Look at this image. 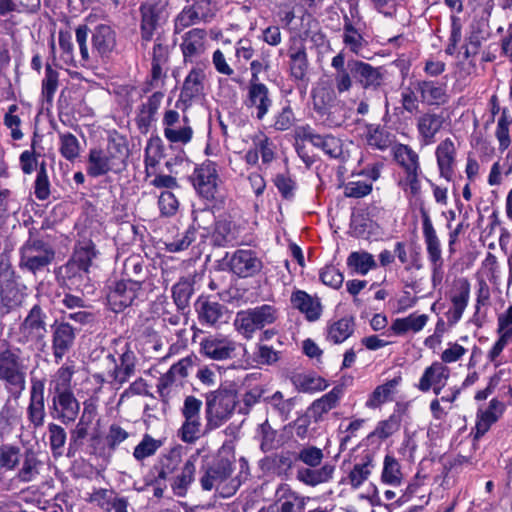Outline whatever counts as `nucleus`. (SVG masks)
Masks as SVG:
<instances>
[{
  "mask_svg": "<svg viewBox=\"0 0 512 512\" xmlns=\"http://www.w3.org/2000/svg\"><path fill=\"white\" fill-rule=\"evenodd\" d=\"M50 238L49 234L44 233V227L29 229L28 238L19 249L18 266L23 273L37 276L49 271L55 259Z\"/></svg>",
  "mask_w": 512,
  "mask_h": 512,
  "instance_id": "f257e3e1",
  "label": "nucleus"
},
{
  "mask_svg": "<svg viewBox=\"0 0 512 512\" xmlns=\"http://www.w3.org/2000/svg\"><path fill=\"white\" fill-rule=\"evenodd\" d=\"M297 461H301L306 467H301L297 470L296 479L305 485L315 487L322 483L329 482L334 475L335 466L330 463H325L320 468H317L324 459L323 450L313 446L307 445L300 448L296 452Z\"/></svg>",
  "mask_w": 512,
  "mask_h": 512,
  "instance_id": "f03ea898",
  "label": "nucleus"
},
{
  "mask_svg": "<svg viewBox=\"0 0 512 512\" xmlns=\"http://www.w3.org/2000/svg\"><path fill=\"white\" fill-rule=\"evenodd\" d=\"M128 149L123 141L111 140L106 149H91L87 159V174L100 177L109 172L119 173L125 168Z\"/></svg>",
  "mask_w": 512,
  "mask_h": 512,
  "instance_id": "7ed1b4c3",
  "label": "nucleus"
},
{
  "mask_svg": "<svg viewBox=\"0 0 512 512\" xmlns=\"http://www.w3.org/2000/svg\"><path fill=\"white\" fill-rule=\"evenodd\" d=\"M47 319L44 309L38 304L34 305L15 333L16 342L42 350L46 346L48 334Z\"/></svg>",
  "mask_w": 512,
  "mask_h": 512,
  "instance_id": "20e7f679",
  "label": "nucleus"
},
{
  "mask_svg": "<svg viewBox=\"0 0 512 512\" xmlns=\"http://www.w3.org/2000/svg\"><path fill=\"white\" fill-rule=\"evenodd\" d=\"M234 468L232 462L227 458H220L213 464L203 469L200 477V485L204 491L216 490L223 497L233 495L239 482L231 479Z\"/></svg>",
  "mask_w": 512,
  "mask_h": 512,
  "instance_id": "39448f33",
  "label": "nucleus"
},
{
  "mask_svg": "<svg viewBox=\"0 0 512 512\" xmlns=\"http://www.w3.org/2000/svg\"><path fill=\"white\" fill-rule=\"evenodd\" d=\"M278 318V309L270 304L239 311L234 320L236 330L246 339L252 338L256 330L273 324Z\"/></svg>",
  "mask_w": 512,
  "mask_h": 512,
  "instance_id": "423d86ee",
  "label": "nucleus"
},
{
  "mask_svg": "<svg viewBox=\"0 0 512 512\" xmlns=\"http://www.w3.org/2000/svg\"><path fill=\"white\" fill-rule=\"evenodd\" d=\"M236 406V395L228 389H217L206 395L207 427H219L233 413Z\"/></svg>",
  "mask_w": 512,
  "mask_h": 512,
  "instance_id": "0eeeda50",
  "label": "nucleus"
},
{
  "mask_svg": "<svg viewBox=\"0 0 512 512\" xmlns=\"http://www.w3.org/2000/svg\"><path fill=\"white\" fill-rule=\"evenodd\" d=\"M105 362L109 370L105 375H97L101 382L122 385L135 373L136 356L129 348L121 354L120 364L117 363L113 354H108Z\"/></svg>",
  "mask_w": 512,
  "mask_h": 512,
  "instance_id": "6e6552de",
  "label": "nucleus"
},
{
  "mask_svg": "<svg viewBox=\"0 0 512 512\" xmlns=\"http://www.w3.org/2000/svg\"><path fill=\"white\" fill-rule=\"evenodd\" d=\"M141 294L143 289L140 281L123 279L110 286L107 300L111 309L118 313L133 305Z\"/></svg>",
  "mask_w": 512,
  "mask_h": 512,
  "instance_id": "1a4fd4ad",
  "label": "nucleus"
},
{
  "mask_svg": "<svg viewBox=\"0 0 512 512\" xmlns=\"http://www.w3.org/2000/svg\"><path fill=\"white\" fill-rule=\"evenodd\" d=\"M189 179L201 197L207 200L215 198L219 176L214 162L207 160L196 166Z\"/></svg>",
  "mask_w": 512,
  "mask_h": 512,
  "instance_id": "9d476101",
  "label": "nucleus"
},
{
  "mask_svg": "<svg viewBox=\"0 0 512 512\" xmlns=\"http://www.w3.org/2000/svg\"><path fill=\"white\" fill-rule=\"evenodd\" d=\"M0 379L19 390L25 387V373L19 356L8 348L0 352Z\"/></svg>",
  "mask_w": 512,
  "mask_h": 512,
  "instance_id": "9b49d317",
  "label": "nucleus"
},
{
  "mask_svg": "<svg viewBox=\"0 0 512 512\" xmlns=\"http://www.w3.org/2000/svg\"><path fill=\"white\" fill-rule=\"evenodd\" d=\"M97 416V408L92 403H84L82 415L76 426L70 431L68 455H74L89 436L91 425Z\"/></svg>",
  "mask_w": 512,
  "mask_h": 512,
  "instance_id": "f8f14e48",
  "label": "nucleus"
},
{
  "mask_svg": "<svg viewBox=\"0 0 512 512\" xmlns=\"http://www.w3.org/2000/svg\"><path fill=\"white\" fill-rule=\"evenodd\" d=\"M168 54L169 50L167 46L160 43L154 45L151 69L152 79L149 84L142 88L143 93L152 92V89L158 88L159 86L161 88L163 86V76L167 70ZM164 93L165 92L161 89L155 90L151 96H163Z\"/></svg>",
  "mask_w": 512,
  "mask_h": 512,
  "instance_id": "ddd939ff",
  "label": "nucleus"
},
{
  "mask_svg": "<svg viewBox=\"0 0 512 512\" xmlns=\"http://www.w3.org/2000/svg\"><path fill=\"white\" fill-rule=\"evenodd\" d=\"M75 338V329L68 322L55 321L52 325V350L56 363H59L71 350Z\"/></svg>",
  "mask_w": 512,
  "mask_h": 512,
  "instance_id": "4468645a",
  "label": "nucleus"
},
{
  "mask_svg": "<svg viewBox=\"0 0 512 512\" xmlns=\"http://www.w3.org/2000/svg\"><path fill=\"white\" fill-rule=\"evenodd\" d=\"M45 379L31 378L30 401L27 408L29 421L34 427H40L45 419V401H44Z\"/></svg>",
  "mask_w": 512,
  "mask_h": 512,
  "instance_id": "2eb2a0df",
  "label": "nucleus"
},
{
  "mask_svg": "<svg viewBox=\"0 0 512 512\" xmlns=\"http://www.w3.org/2000/svg\"><path fill=\"white\" fill-rule=\"evenodd\" d=\"M206 36V31L200 28H193L185 33L181 43L184 62L194 63L200 60L206 50Z\"/></svg>",
  "mask_w": 512,
  "mask_h": 512,
  "instance_id": "dca6fc26",
  "label": "nucleus"
},
{
  "mask_svg": "<svg viewBox=\"0 0 512 512\" xmlns=\"http://www.w3.org/2000/svg\"><path fill=\"white\" fill-rule=\"evenodd\" d=\"M54 418L68 425L76 420L80 404L73 392L54 394L52 397Z\"/></svg>",
  "mask_w": 512,
  "mask_h": 512,
  "instance_id": "f3484780",
  "label": "nucleus"
},
{
  "mask_svg": "<svg viewBox=\"0 0 512 512\" xmlns=\"http://www.w3.org/2000/svg\"><path fill=\"white\" fill-rule=\"evenodd\" d=\"M470 283L465 278L455 282V290L451 296L452 306L446 312L448 324L455 325L462 317L470 298Z\"/></svg>",
  "mask_w": 512,
  "mask_h": 512,
  "instance_id": "a211bd4d",
  "label": "nucleus"
},
{
  "mask_svg": "<svg viewBox=\"0 0 512 512\" xmlns=\"http://www.w3.org/2000/svg\"><path fill=\"white\" fill-rule=\"evenodd\" d=\"M305 141H309L314 147L321 149L331 158H338L342 155V142L332 135H320L314 133L309 127H302L298 133Z\"/></svg>",
  "mask_w": 512,
  "mask_h": 512,
  "instance_id": "6ab92c4d",
  "label": "nucleus"
},
{
  "mask_svg": "<svg viewBox=\"0 0 512 512\" xmlns=\"http://www.w3.org/2000/svg\"><path fill=\"white\" fill-rule=\"evenodd\" d=\"M348 69L351 75L364 87H378L383 81L381 67L372 65L359 60H349Z\"/></svg>",
  "mask_w": 512,
  "mask_h": 512,
  "instance_id": "aec40b11",
  "label": "nucleus"
},
{
  "mask_svg": "<svg viewBox=\"0 0 512 512\" xmlns=\"http://www.w3.org/2000/svg\"><path fill=\"white\" fill-rule=\"evenodd\" d=\"M201 352L214 360L232 358L236 345L232 340L222 336H209L201 341Z\"/></svg>",
  "mask_w": 512,
  "mask_h": 512,
  "instance_id": "412c9836",
  "label": "nucleus"
},
{
  "mask_svg": "<svg viewBox=\"0 0 512 512\" xmlns=\"http://www.w3.org/2000/svg\"><path fill=\"white\" fill-rule=\"evenodd\" d=\"M231 271L239 277H250L262 268V262L251 250H237L230 259Z\"/></svg>",
  "mask_w": 512,
  "mask_h": 512,
  "instance_id": "4be33fe9",
  "label": "nucleus"
},
{
  "mask_svg": "<svg viewBox=\"0 0 512 512\" xmlns=\"http://www.w3.org/2000/svg\"><path fill=\"white\" fill-rule=\"evenodd\" d=\"M293 308L303 313L308 321H316L322 313V305L318 297H313L303 290H296L290 298Z\"/></svg>",
  "mask_w": 512,
  "mask_h": 512,
  "instance_id": "5701e85b",
  "label": "nucleus"
},
{
  "mask_svg": "<svg viewBox=\"0 0 512 512\" xmlns=\"http://www.w3.org/2000/svg\"><path fill=\"white\" fill-rule=\"evenodd\" d=\"M437 165L440 176L451 181L454 175L456 148L450 138L443 140L436 148Z\"/></svg>",
  "mask_w": 512,
  "mask_h": 512,
  "instance_id": "b1692460",
  "label": "nucleus"
},
{
  "mask_svg": "<svg viewBox=\"0 0 512 512\" xmlns=\"http://www.w3.org/2000/svg\"><path fill=\"white\" fill-rule=\"evenodd\" d=\"M422 218L423 237L426 244L429 261L443 260L440 241L433 227L428 211L424 207H420Z\"/></svg>",
  "mask_w": 512,
  "mask_h": 512,
  "instance_id": "393cba45",
  "label": "nucleus"
},
{
  "mask_svg": "<svg viewBox=\"0 0 512 512\" xmlns=\"http://www.w3.org/2000/svg\"><path fill=\"white\" fill-rule=\"evenodd\" d=\"M422 218L423 237L426 244L429 261L443 260L440 241L433 227L428 211L424 207H420Z\"/></svg>",
  "mask_w": 512,
  "mask_h": 512,
  "instance_id": "a878e982",
  "label": "nucleus"
},
{
  "mask_svg": "<svg viewBox=\"0 0 512 512\" xmlns=\"http://www.w3.org/2000/svg\"><path fill=\"white\" fill-rule=\"evenodd\" d=\"M195 309L201 324L209 326L216 325L223 317L226 310L225 306L216 301H210L207 298L199 297L195 302Z\"/></svg>",
  "mask_w": 512,
  "mask_h": 512,
  "instance_id": "bb28decb",
  "label": "nucleus"
},
{
  "mask_svg": "<svg viewBox=\"0 0 512 512\" xmlns=\"http://www.w3.org/2000/svg\"><path fill=\"white\" fill-rule=\"evenodd\" d=\"M92 43L95 52L108 56L116 47V33L109 25H98L93 32Z\"/></svg>",
  "mask_w": 512,
  "mask_h": 512,
  "instance_id": "cd10ccee",
  "label": "nucleus"
},
{
  "mask_svg": "<svg viewBox=\"0 0 512 512\" xmlns=\"http://www.w3.org/2000/svg\"><path fill=\"white\" fill-rule=\"evenodd\" d=\"M343 20V44L353 54L364 57L362 51L367 46V41L364 39L360 31L355 28L351 19L347 15H344Z\"/></svg>",
  "mask_w": 512,
  "mask_h": 512,
  "instance_id": "c85d7f7f",
  "label": "nucleus"
},
{
  "mask_svg": "<svg viewBox=\"0 0 512 512\" xmlns=\"http://www.w3.org/2000/svg\"><path fill=\"white\" fill-rule=\"evenodd\" d=\"M20 463L21 467L16 474V478L20 482H31L39 475L42 462L35 451L31 449L25 450Z\"/></svg>",
  "mask_w": 512,
  "mask_h": 512,
  "instance_id": "c756f323",
  "label": "nucleus"
},
{
  "mask_svg": "<svg viewBox=\"0 0 512 512\" xmlns=\"http://www.w3.org/2000/svg\"><path fill=\"white\" fill-rule=\"evenodd\" d=\"M342 393V388L336 386L320 399H317L312 403L309 408V412L315 421H319L324 414L328 413L338 405Z\"/></svg>",
  "mask_w": 512,
  "mask_h": 512,
  "instance_id": "7c9ffc66",
  "label": "nucleus"
},
{
  "mask_svg": "<svg viewBox=\"0 0 512 512\" xmlns=\"http://www.w3.org/2000/svg\"><path fill=\"white\" fill-rule=\"evenodd\" d=\"M448 377V367L441 362H434L425 369L417 387L420 391L427 392L432 386L440 384L443 379L447 380Z\"/></svg>",
  "mask_w": 512,
  "mask_h": 512,
  "instance_id": "2f4dec72",
  "label": "nucleus"
},
{
  "mask_svg": "<svg viewBox=\"0 0 512 512\" xmlns=\"http://www.w3.org/2000/svg\"><path fill=\"white\" fill-rule=\"evenodd\" d=\"M444 118L436 114H424L417 123L419 134L423 138V142L428 145L435 141V135L441 130Z\"/></svg>",
  "mask_w": 512,
  "mask_h": 512,
  "instance_id": "473e14b6",
  "label": "nucleus"
},
{
  "mask_svg": "<svg viewBox=\"0 0 512 512\" xmlns=\"http://www.w3.org/2000/svg\"><path fill=\"white\" fill-rule=\"evenodd\" d=\"M365 140L372 148L384 151L393 144L394 137L379 125L370 124L366 126Z\"/></svg>",
  "mask_w": 512,
  "mask_h": 512,
  "instance_id": "72a5a7b5",
  "label": "nucleus"
},
{
  "mask_svg": "<svg viewBox=\"0 0 512 512\" xmlns=\"http://www.w3.org/2000/svg\"><path fill=\"white\" fill-rule=\"evenodd\" d=\"M428 321L426 314H410L405 318H397L393 321L391 329L397 335H403L408 331L419 332L421 331Z\"/></svg>",
  "mask_w": 512,
  "mask_h": 512,
  "instance_id": "f704fd0d",
  "label": "nucleus"
},
{
  "mask_svg": "<svg viewBox=\"0 0 512 512\" xmlns=\"http://www.w3.org/2000/svg\"><path fill=\"white\" fill-rule=\"evenodd\" d=\"M263 461L278 475H282L287 474V472L291 470L293 464L297 461V455L296 452L282 450L270 457H266Z\"/></svg>",
  "mask_w": 512,
  "mask_h": 512,
  "instance_id": "c9c22d12",
  "label": "nucleus"
},
{
  "mask_svg": "<svg viewBox=\"0 0 512 512\" xmlns=\"http://www.w3.org/2000/svg\"><path fill=\"white\" fill-rule=\"evenodd\" d=\"M395 161L404 169L405 172L420 168L419 156L411 147L404 144H397L393 148Z\"/></svg>",
  "mask_w": 512,
  "mask_h": 512,
  "instance_id": "e433bc0d",
  "label": "nucleus"
},
{
  "mask_svg": "<svg viewBox=\"0 0 512 512\" xmlns=\"http://www.w3.org/2000/svg\"><path fill=\"white\" fill-rule=\"evenodd\" d=\"M159 12V8L156 5L146 3L141 6V32L143 40H151L153 32L159 21Z\"/></svg>",
  "mask_w": 512,
  "mask_h": 512,
  "instance_id": "4c0bfd02",
  "label": "nucleus"
},
{
  "mask_svg": "<svg viewBox=\"0 0 512 512\" xmlns=\"http://www.w3.org/2000/svg\"><path fill=\"white\" fill-rule=\"evenodd\" d=\"M75 373L74 367L69 365L61 366L51 379L50 386L52 394L72 392L71 380Z\"/></svg>",
  "mask_w": 512,
  "mask_h": 512,
  "instance_id": "58836bf2",
  "label": "nucleus"
},
{
  "mask_svg": "<svg viewBox=\"0 0 512 512\" xmlns=\"http://www.w3.org/2000/svg\"><path fill=\"white\" fill-rule=\"evenodd\" d=\"M205 74L201 68H194L185 78L181 96H199L204 94Z\"/></svg>",
  "mask_w": 512,
  "mask_h": 512,
  "instance_id": "ea45409f",
  "label": "nucleus"
},
{
  "mask_svg": "<svg viewBox=\"0 0 512 512\" xmlns=\"http://www.w3.org/2000/svg\"><path fill=\"white\" fill-rule=\"evenodd\" d=\"M401 380V377L397 376L386 383L377 386L367 400L366 406L369 408L379 407L389 399L391 394L394 392V389L400 384Z\"/></svg>",
  "mask_w": 512,
  "mask_h": 512,
  "instance_id": "a19ab883",
  "label": "nucleus"
},
{
  "mask_svg": "<svg viewBox=\"0 0 512 512\" xmlns=\"http://www.w3.org/2000/svg\"><path fill=\"white\" fill-rule=\"evenodd\" d=\"M354 331L352 318H341L328 327L327 338L335 344L344 342Z\"/></svg>",
  "mask_w": 512,
  "mask_h": 512,
  "instance_id": "79ce46f5",
  "label": "nucleus"
},
{
  "mask_svg": "<svg viewBox=\"0 0 512 512\" xmlns=\"http://www.w3.org/2000/svg\"><path fill=\"white\" fill-rule=\"evenodd\" d=\"M194 293L193 283L186 278L180 279L172 287V297L178 310H185L190 303V299Z\"/></svg>",
  "mask_w": 512,
  "mask_h": 512,
  "instance_id": "37998d69",
  "label": "nucleus"
},
{
  "mask_svg": "<svg viewBox=\"0 0 512 512\" xmlns=\"http://www.w3.org/2000/svg\"><path fill=\"white\" fill-rule=\"evenodd\" d=\"M213 241L217 246L234 245L237 243V231L234 225L226 220L218 221L215 225Z\"/></svg>",
  "mask_w": 512,
  "mask_h": 512,
  "instance_id": "c03bdc74",
  "label": "nucleus"
},
{
  "mask_svg": "<svg viewBox=\"0 0 512 512\" xmlns=\"http://www.w3.org/2000/svg\"><path fill=\"white\" fill-rule=\"evenodd\" d=\"M164 156L162 139L152 137L145 148V167L148 175L150 174V169H154Z\"/></svg>",
  "mask_w": 512,
  "mask_h": 512,
  "instance_id": "a18cd8bd",
  "label": "nucleus"
},
{
  "mask_svg": "<svg viewBox=\"0 0 512 512\" xmlns=\"http://www.w3.org/2000/svg\"><path fill=\"white\" fill-rule=\"evenodd\" d=\"M22 453L20 447L12 444L0 446V469L5 471L15 470L21 462Z\"/></svg>",
  "mask_w": 512,
  "mask_h": 512,
  "instance_id": "49530a36",
  "label": "nucleus"
},
{
  "mask_svg": "<svg viewBox=\"0 0 512 512\" xmlns=\"http://www.w3.org/2000/svg\"><path fill=\"white\" fill-rule=\"evenodd\" d=\"M195 471V459H188L185 462L181 473L175 478L174 483L172 484L173 490L178 496L185 495L189 485L194 480Z\"/></svg>",
  "mask_w": 512,
  "mask_h": 512,
  "instance_id": "de8ad7c7",
  "label": "nucleus"
},
{
  "mask_svg": "<svg viewBox=\"0 0 512 512\" xmlns=\"http://www.w3.org/2000/svg\"><path fill=\"white\" fill-rule=\"evenodd\" d=\"M96 257L95 245L92 241H83L75 246L71 259L73 263H77L82 269L89 268L92 264V260Z\"/></svg>",
  "mask_w": 512,
  "mask_h": 512,
  "instance_id": "09e8293b",
  "label": "nucleus"
},
{
  "mask_svg": "<svg viewBox=\"0 0 512 512\" xmlns=\"http://www.w3.org/2000/svg\"><path fill=\"white\" fill-rule=\"evenodd\" d=\"M347 265L356 273L366 275L369 270L376 267V262L373 255L368 252H352L347 258Z\"/></svg>",
  "mask_w": 512,
  "mask_h": 512,
  "instance_id": "8fccbe9b",
  "label": "nucleus"
},
{
  "mask_svg": "<svg viewBox=\"0 0 512 512\" xmlns=\"http://www.w3.org/2000/svg\"><path fill=\"white\" fill-rule=\"evenodd\" d=\"M373 458L370 454L363 457L362 463L354 465L350 471L348 478L353 488H359L370 476Z\"/></svg>",
  "mask_w": 512,
  "mask_h": 512,
  "instance_id": "3c124183",
  "label": "nucleus"
},
{
  "mask_svg": "<svg viewBox=\"0 0 512 512\" xmlns=\"http://www.w3.org/2000/svg\"><path fill=\"white\" fill-rule=\"evenodd\" d=\"M381 479L384 483L397 486L400 485L402 473L397 459L391 455H386L383 463Z\"/></svg>",
  "mask_w": 512,
  "mask_h": 512,
  "instance_id": "603ef678",
  "label": "nucleus"
},
{
  "mask_svg": "<svg viewBox=\"0 0 512 512\" xmlns=\"http://www.w3.org/2000/svg\"><path fill=\"white\" fill-rule=\"evenodd\" d=\"M60 154L69 161L75 160L80 154V143L70 132H59Z\"/></svg>",
  "mask_w": 512,
  "mask_h": 512,
  "instance_id": "864d4df0",
  "label": "nucleus"
},
{
  "mask_svg": "<svg viewBox=\"0 0 512 512\" xmlns=\"http://www.w3.org/2000/svg\"><path fill=\"white\" fill-rule=\"evenodd\" d=\"M123 273L127 277L126 280H138L142 286L146 278V273L141 257L139 255H133L127 258L124 262Z\"/></svg>",
  "mask_w": 512,
  "mask_h": 512,
  "instance_id": "5fc2aeb1",
  "label": "nucleus"
},
{
  "mask_svg": "<svg viewBox=\"0 0 512 512\" xmlns=\"http://www.w3.org/2000/svg\"><path fill=\"white\" fill-rule=\"evenodd\" d=\"M258 431L261 436L260 449L263 452H269L281 446V440L278 438L277 431L271 427L268 421L262 423Z\"/></svg>",
  "mask_w": 512,
  "mask_h": 512,
  "instance_id": "6e6d98bb",
  "label": "nucleus"
},
{
  "mask_svg": "<svg viewBox=\"0 0 512 512\" xmlns=\"http://www.w3.org/2000/svg\"><path fill=\"white\" fill-rule=\"evenodd\" d=\"M49 444L54 456H61L63 448L67 440V433L65 429L55 423L48 425Z\"/></svg>",
  "mask_w": 512,
  "mask_h": 512,
  "instance_id": "4d7b16f0",
  "label": "nucleus"
},
{
  "mask_svg": "<svg viewBox=\"0 0 512 512\" xmlns=\"http://www.w3.org/2000/svg\"><path fill=\"white\" fill-rule=\"evenodd\" d=\"M60 273L64 279L69 281L68 286H76L80 285V282L87 278V274L89 271L87 269H82L80 265L77 263H73V260H70L60 268Z\"/></svg>",
  "mask_w": 512,
  "mask_h": 512,
  "instance_id": "13d9d810",
  "label": "nucleus"
},
{
  "mask_svg": "<svg viewBox=\"0 0 512 512\" xmlns=\"http://www.w3.org/2000/svg\"><path fill=\"white\" fill-rule=\"evenodd\" d=\"M161 445L162 442L160 440H156L149 434H145L141 442L134 448L133 456L137 461H142L154 455Z\"/></svg>",
  "mask_w": 512,
  "mask_h": 512,
  "instance_id": "bf43d9fd",
  "label": "nucleus"
},
{
  "mask_svg": "<svg viewBox=\"0 0 512 512\" xmlns=\"http://www.w3.org/2000/svg\"><path fill=\"white\" fill-rule=\"evenodd\" d=\"M511 122L512 118L509 115L508 109L503 108L495 132L496 138L499 141V149L501 151L506 150L510 145L509 125Z\"/></svg>",
  "mask_w": 512,
  "mask_h": 512,
  "instance_id": "052dcab7",
  "label": "nucleus"
},
{
  "mask_svg": "<svg viewBox=\"0 0 512 512\" xmlns=\"http://www.w3.org/2000/svg\"><path fill=\"white\" fill-rule=\"evenodd\" d=\"M504 406L496 399L491 400L489 408L483 414L481 421L477 423V433L484 434L490 425L497 421L498 416L502 413Z\"/></svg>",
  "mask_w": 512,
  "mask_h": 512,
  "instance_id": "680f3d73",
  "label": "nucleus"
},
{
  "mask_svg": "<svg viewBox=\"0 0 512 512\" xmlns=\"http://www.w3.org/2000/svg\"><path fill=\"white\" fill-rule=\"evenodd\" d=\"M291 64V75L297 79L302 80L306 75L308 61L307 54L304 48H299L290 54Z\"/></svg>",
  "mask_w": 512,
  "mask_h": 512,
  "instance_id": "e2e57ef3",
  "label": "nucleus"
},
{
  "mask_svg": "<svg viewBox=\"0 0 512 512\" xmlns=\"http://www.w3.org/2000/svg\"><path fill=\"white\" fill-rule=\"evenodd\" d=\"M158 107L157 98H149V101L142 105L137 117V123L140 129L148 130L151 123L156 120L155 115Z\"/></svg>",
  "mask_w": 512,
  "mask_h": 512,
  "instance_id": "0e129e2a",
  "label": "nucleus"
},
{
  "mask_svg": "<svg viewBox=\"0 0 512 512\" xmlns=\"http://www.w3.org/2000/svg\"><path fill=\"white\" fill-rule=\"evenodd\" d=\"M295 386L303 392L323 390L327 387L326 381L317 376L299 374L294 377Z\"/></svg>",
  "mask_w": 512,
  "mask_h": 512,
  "instance_id": "69168bd1",
  "label": "nucleus"
},
{
  "mask_svg": "<svg viewBox=\"0 0 512 512\" xmlns=\"http://www.w3.org/2000/svg\"><path fill=\"white\" fill-rule=\"evenodd\" d=\"M130 436V433L117 423L109 426L105 436V443L109 450H116Z\"/></svg>",
  "mask_w": 512,
  "mask_h": 512,
  "instance_id": "338daca9",
  "label": "nucleus"
},
{
  "mask_svg": "<svg viewBox=\"0 0 512 512\" xmlns=\"http://www.w3.org/2000/svg\"><path fill=\"white\" fill-rule=\"evenodd\" d=\"M401 421V415L394 413L388 419L378 423L374 434L380 439H386L400 429Z\"/></svg>",
  "mask_w": 512,
  "mask_h": 512,
  "instance_id": "774afa93",
  "label": "nucleus"
}]
</instances>
